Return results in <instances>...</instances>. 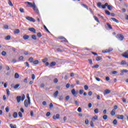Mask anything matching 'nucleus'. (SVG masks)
<instances>
[{
	"mask_svg": "<svg viewBox=\"0 0 128 128\" xmlns=\"http://www.w3.org/2000/svg\"><path fill=\"white\" fill-rule=\"evenodd\" d=\"M97 6L100 8H102L104 9L106 8L107 6L109 10H112V6L110 5H108V3H106L104 5L102 6V2H98L97 4Z\"/></svg>",
	"mask_w": 128,
	"mask_h": 128,
	"instance_id": "f257e3e1",
	"label": "nucleus"
},
{
	"mask_svg": "<svg viewBox=\"0 0 128 128\" xmlns=\"http://www.w3.org/2000/svg\"><path fill=\"white\" fill-rule=\"evenodd\" d=\"M116 38H118L119 40H123L124 37V36L122 34H118L116 36Z\"/></svg>",
	"mask_w": 128,
	"mask_h": 128,
	"instance_id": "f03ea898",
	"label": "nucleus"
},
{
	"mask_svg": "<svg viewBox=\"0 0 128 128\" xmlns=\"http://www.w3.org/2000/svg\"><path fill=\"white\" fill-rule=\"evenodd\" d=\"M117 64H120V66H128V62L124 60H122L120 62H118Z\"/></svg>",
	"mask_w": 128,
	"mask_h": 128,
	"instance_id": "7ed1b4c3",
	"label": "nucleus"
},
{
	"mask_svg": "<svg viewBox=\"0 0 128 128\" xmlns=\"http://www.w3.org/2000/svg\"><path fill=\"white\" fill-rule=\"evenodd\" d=\"M112 50H114V49L112 48H109L108 49H106V50H102V52H103V54H106L108 52H112Z\"/></svg>",
	"mask_w": 128,
	"mask_h": 128,
	"instance_id": "20e7f679",
	"label": "nucleus"
},
{
	"mask_svg": "<svg viewBox=\"0 0 128 128\" xmlns=\"http://www.w3.org/2000/svg\"><path fill=\"white\" fill-rule=\"evenodd\" d=\"M26 20H29V22H36V20L34 18L30 17V16H27L26 17Z\"/></svg>",
	"mask_w": 128,
	"mask_h": 128,
	"instance_id": "39448f33",
	"label": "nucleus"
},
{
	"mask_svg": "<svg viewBox=\"0 0 128 128\" xmlns=\"http://www.w3.org/2000/svg\"><path fill=\"white\" fill-rule=\"evenodd\" d=\"M26 4H28L29 6H30V8H33L34 6L36 5V4L34 3L32 4L30 2H25Z\"/></svg>",
	"mask_w": 128,
	"mask_h": 128,
	"instance_id": "423d86ee",
	"label": "nucleus"
},
{
	"mask_svg": "<svg viewBox=\"0 0 128 128\" xmlns=\"http://www.w3.org/2000/svg\"><path fill=\"white\" fill-rule=\"evenodd\" d=\"M24 104L26 108H28V104H30V101H28V100H26L24 102Z\"/></svg>",
	"mask_w": 128,
	"mask_h": 128,
	"instance_id": "0eeeda50",
	"label": "nucleus"
},
{
	"mask_svg": "<svg viewBox=\"0 0 128 128\" xmlns=\"http://www.w3.org/2000/svg\"><path fill=\"white\" fill-rule=\"evenodd\" d=\"M122 56L126 58H128V50L124 52Z\"/></svg>",
	"mask_w": 128,
	"mask_h": 128,
	"instance_id": "6e6552de",
	"label": "nucleus"
},
{
	"mask_svg": "<svg viewBox=\"0 0 128 128\" xmlns=\"http://www.w3.org/2000/svg\"><path fill=\"white\" fill-rule=\"evenodd\" d=\"M71 92H72V94H73V96H76V94H78V92H76V90L74 89H72L71 91Z\"/></svg>",
	"mask_w": 128,
	"mask_h": 128,
	"instance_id": "1a4fd4ad",
	"label": "nucleus"
},
{
	"mask_svg": "<svg viewBox=\"0 0 128 128\" xmlns=\"http://www.w3.org/2000/svg\"><path fill=\"white\" fill-rule=\"evenodd\" d=\"M98 120V116L96 115L94 116L92 118V120L93 122H94L95 120Z\"/></svg>",
	"mask_w": 128,
	"mask_h": 128,
	"instance_id": "9d476101",
	"label": "nucleus"
},
{
	"mask_svg": "<svg viewBox=\"0 0 128 128\" xmlns=\"http://www.w3.org/2000/svg\"><path fill=\"white\" fill-rule=\"evenodd\" d=\"M128 70H122L120 71V76H124V74L128 72Z\"/></svg>",
	"mask_w": 128,
	"mask_h": 128,
	"instance_id": "9b49d317",
	"label": "nucleus"
},
{
	"mask_svg": "<svg viewBox=\"0 0 128 128\" xmlns=\"http://www.w3.org/2000/svg\"><path fill=\"white\" fill-rule=\"evenodd\" d=\"M116 118H118V120H122L124 118V115H116Z\"/></svg>",
	"mask_w": 128,
	"mask_h": 128,
	"instance_id": "f8f14e48",
	"label": "nucleus"
},
{
	"mask_svg": "<svg viewBox=\"0 0 128 128\" xmlns=\"http://www.w3.org/2000/svg\"><path fill=\"white\" fill-rule=\"evenodd\" d=\"M21 100H22V96H16V100L18 104H20V102Z\"/></svg>",
	"mask_w": 128,
	"mask_h": 128,
	"instance_id": "ddd939ff",
	"label": "nucleus"
},
{
	"mask_svg": "<svg viewBox=\"0 0 128 128\" xmlns=\"http://www.w3.org/2000/svg\"><path fill=\"white\" fill-rule=\"evenodd\" d=\"M54 120H58L60 118V114H56V115H54L53 116Z\"/></svg>",
	"mask_w": 128,
	"mask_h": 128,
	"instance_id": "4468645a",
	"label": "nucleus"
},
{
	"mask_svg": "<svg viewBox=\"0 0 128 128\" xmlns=\"http://www.w3.org/2000/svg\"><path fill=\"white\" fill-rule=\"evenodd\" d=\"M32 8H33L34 10L36 12H37V14L38 13V9L36 4L34 5V6H33Z\"/></svg>",
	"mask_w": 128,
	"mask_h": 128,
	"instance_id": "2eb2a0df",
	"label": "nucleus"
},
{
	"mask_svg": "<svg viewBox=\"0 0 128 128\" xmlns=\"http://www.w3.org/2000/svg\"><path fill=\"white\" fill-rule=\"evenodd\" d=\"M28 30H30V32H34V34H36V29H34V28H29Z\"/></svg>",
	"mask_w": 128,
	"mask_h": 128,
	"instance_id": "dca6fc26",
	"label": "nucleus"
},
{
	"mask_svg": "<svg viewBox=\"0 0 128 128\" xmlns=\"http://www.w3.org/2000/svg\"><path fill=\"white\" fill-rule=\"evenodd\" d=\"M110 93V90H106L104 91V94H108Z\"/></svg>",
	"mask_w": 128,
	"mask_h": 128,
	"instance_id": "f3484780",
	"label": "nucleus"
},
{
	"mask_svg": "<svg viewBox=\"0 0 128 128\" xmlns=\"http://www.w3.org/2000/svg\"><path fill=\"white\" fill-rule=\"evenodd\" d=\"M58 91L56 90L54 94V96L55 98H58Z\"/></svg>",
	"mask_w": 128,
	"mask_h": 128,
	"instance_id": "a211bd4d",
	"label": "nucleus"
},
{
	"mask_svg": "<svg viewBox=\"0 0 128 128\" xmlns=\"http://www.w3.org/2000/svg\"><path fill=\"white\" fill-rule=\"evenodd\" d=\"M22 52L23 54H25V56H28V54H28V51H24V50H22Z\"/></svg>",
	"mask_w": 128,
	"mask_h": 128,
	"instance_id": "6ab92c4d",
	"label": "nucleus"
},
{
	"mask_svg": "<svg viewBox=\"0 0 128 128\" xmlns=\"http://www.w3.org/2000/svg\"><path fill=\"white\" fill-rule=\"evenodd\" d=\"M13 117L14 118H18V112H14L13 114Z\"/></svg>",
	"mask_w": 128,
	"mask_h": 128,
	"instance_id": "aec40b11",
	"label": "nucleus"
},
{
	"mask_svg": "<svg viewBox=\"0 0 128 128\" xmlns=\"http://www.w3.org/2000/svg\"><path fill=\"white\" fill-rule=\"evenodd\" d=\"M116 114V110L114 109H113L111 112V115L114 116Z\"/></svg>",
	"mask_w": 128,
	"mask_h": 128,
	"instance_id": "412c9836",
	"label": "nucleus"
},
{
	"mask_svg": "<svg viewBox=\"0 0 128 128\" xmlns=\"http://www.w3.org/2000/svg\"><path fill=\"white\" fill-rule=\"evenodd\" d=\"M23 38L24 40H28V38H30V36L28 35H24L23 36Z\"/></svg>",
	"mask_w": 128,
	"mask_h": 128,
	"instance_id": "4be33fe9",
	"label": "nucleus"
},
{
	"mask_svg": "<svg viewBox=\"0 0 128 128\" xmlns=\"http://www.w3.org/2000/svg\"><path fill=\"white\" fill-rule=\"evenodd\" d=\"M56 62H52L50 64V66H56Z\"/></svg>",
	"mask_w": 128,
	"mask_h": 128,
	"instance_id": "5701e85b",
	"label": "nucleus"
},
{
	"mask_svg": "<svg viewBox=\"0 0 128 128\" xmlns=\"http://www.w3.org/2000/svg\"><path fill=\"white\" fill-rule=\"evenodd\" d=\"M111 20H112L115 22L118 23V20H116V18H111Z\"/></svg>",
	"mask_w": 128,
	"mask_h": 128,
	"instance_id": "b1692460",
	"label": "nucleus"
},
{
	"mask_svg": "<svg viewBox=\"0 0 128 128\" xmlns=\"http://www.w3.org/2000/svg\"><path fill=\"white\" fill-rule=\"evenodd\" d=\"M10 126L11 128H16V124H10Z\"/></svg>",
	"mask_w": 128,
	"mask_h": 128,
	"instance_id": "393cba45",
	"label": "nucleus"
},
{
	"mask_svg": "<svg viewBox=\"0 0 128 128\" xmlns=\"http://www.w3.org/2000/svg\"><path fill=\"white\" fill-rule=\"evenodd\" d=\"M26 96H27V98H28V100L29 101V104H30V94H26Z\"/></svg>",
	"mask_w": 128,
	"mask_h": 128,
	"instance_id": "a878e982",
	"label": "nucleus"
},
{
	"mask_svg": "<svg viewBox=\"0 0 128 128\" xmlns=\"http://www.w3.org/2000/svg\"><path fill=\"white\" fill-rule=\"evenodd\" d=\"M14 78H20V75L16 73L14 74Z\"/></svg>",
	"mask_w": 128,
	"mask_h": 128,
	"instance_id": "bb28decb",
	"label": "nucleus"
},
{
	"mask_svg": "<svg viewBox=\"0 0 128 128\" xmlns=\"http://www.w3.org/2000/svg\"><path fill=\"white\" fill-rule=\"evenodd\" d=\"M102 56H97L96 58V60H97V62H100V60H102Z\"/></svg>",
	"mask_w": 128,
	"mask_h": 128,
	"instance_id": "cd10ccee",
	"label": "nucleus"
},
{
	"mask_svg": "<svg viewBox=\"0 0 128 128\" xmlns=\"http://www.w3.org/2000/svg\"><path fill=\"white\" fill-rule=\"evenodd\" d=\"M6 92L7 94V96H10V90L6 89Z\"/></svg>",
	"mask_w": 128,
	"mask_h": 128,
	"instance_id": "c85d7f7f",
	"label": "nucleus"
},
{
	"mask_svg": "<svg viewBox=\"0 0 128 128\" xmlns=\"http://www.w3.org/2000/svg\"><path fill=\"white\" fill-rule=\"evenodd\" d=\"M5 40H10V36H6L5 38Z\"/></svg>",
	"mask_w": 128,
	"mask_h": 128,
	"instance_id": "c756f323",
	"label": "nucleus"
},
{
	"mask_svg": "<svg viewBox=\"0 0 128 128\" xmlns=\"http://www.w3.org/2000/svg\"><path fill=\"white\" fill-rule=\"evenodd\" d=\"M28 61H29L30 62H34V58H32V57L29 58Z\"/></svg>",
	"mask_w": 128,
	"mask_h": 128,
	"instance_id": "7c9ffc66",
	"label": "nucleus"
},
{
	"mask_svg": "<svg viewBox=\"0 0 128 128\" xmlns=\"http://www.w3.org/2000/svg\"><path fill=\"white\" fill-rule=\"evenodd\" d=\"M94 18L95 20H96V22H98V24H100V20H98V18L96 16H94Z\"/></svg>",
	"mask_w": 128,
	"mask_h": 128,
	"instance_id": "2f4dec72",
	"label": "nucleus"
},
{
	"mask_svg": "<svg viewBox=\"0 0 128 128\" xmlns=\"http://www.w3.org/2000/svg\"><path fill=\"white\" fill-rule=\"evenodd\" d=\"M2 54L3 56H6V52H4V51H2Z\"/></svg>",
	"mask_w": 128,
	"mask_h": 128,
	"instance_id": "473e14b6",
	"label": "nucleus"
},
{
	"mask_svg": "<svg viewBox=\"0 0 128 128\" xmlns=\"http://www.w3.org/2000/svg\"><path fill=\"white\" fill-rule=\"evenodd\" d=\"M105 13L106 14H108V16L110 15V11H108V10H105Z\"/></svg>",
	"mask_w": 128,
	"mask_h": 128,
	"instance_id": "72a5a7b5",
	"label": "nucleus"
},
{
	"mask_svg": "<svg viewBox=\"0 0 128 128\" xmlns=\"http://www.w3.org/2000/svg\"><path fill=\"white\" fill-rule=\"evenodd\" d=\"M113 124H114V126H116V124H118V120H113Z\"/></svg>",
	"mask_w": 128,
	"mask_h": 128,
	"instance_id": "f704fd0d",
	"label": "nucleus"
},
{
	"mask_svg": "<svg viewBox=\"0 0 128 128\" xmlns=\"http://www.w3.org/2000/svg\"><path fill=\"white\" fill-rule=\"evenodd\" d=\"M39 62L38 60H36L34 61H33L34 64H38Z\"/></svg>",
	"mask_w": 128,
	"mask_h": 128,
	"instance_id": "c9c22d12",
	"label": "nucleus"
},
{
	"mask_svg": "<svg viewBox=\"0 0 128 128\" xmlns=\"http://www.w3.org/2000/svg\"><path fill=\"white\" fill-rule=\"evenodd\" d=\"M32 40H36V35H32Z\"/></svg>",
	"mask_w": 128,
	"mask_h": 128,
	"instance_id": "e433bc0d",
	"label": "nucleus"
},
{
	"mask_svg": "<svg viewBox=\"0 0 128 128\" xmlns=\"http://www.w3.org/2000/svg\"><path fill=\"white\" fill-rule=\"evenodd\" d=\"M107 26L108 28H110V30H112V26H110V24H107Z\"/></svg>",
	"mask_w": 128,
	"mask_h": 128,
	"instance_id": "4c0bfd02",
	"label": "nucleus"
},
{
	"mask_svg": "<svg viewBox=\"0 0 128 128\" xmlns=\"http://www.w3.org/2000/svg\"><path fill=\"white\" fill-rule=\"evenodd\" d=\"M20 86V84H17L14 86V88L16 89Z\"/></svg>",
	"mask_w": 128,
	"mask_h": 128,
	"instance_id": "58836bf2",
	"label": "nucleus"
},
{
	"mask_svg": "<svg viewBox=\"0 0 128 128\" xmlns=\"http://www.w3.org/2000/svg\"><path fill=\"white\" fill-rule=\"evenodd\" d=\"M20 30L18 29H16L14 30V34H20Z\"/></svg>",
	"mask_w": 128,
	"mask_h": 128,
	"instance_id": "ea45409f",
	"label": "nucleus"
},
{
	"mask_svg": "<svg viewBox=\"0 0 128 128\" xmlns=\"http://www.w3.org/2000/svg\"><path fill=\"white\" fill-rule=\"evenodd\" d=\"M84 89L85 90H88V85L84 86Z\"/></svg>",
	"mask_w": 128,
	"mask_h": 128,
	"instance_id": "a19ab883",
	"label": "nucleus"
},
{
	"mask_svg": "<svg viewBox=\"0 0 128 128\" xmlns=\"http://www.w3.org/2000/svg\"><path fill=\"white\" fill-rule=\"evenodd\" d=\"M94 121L92 120H91L90 122V126L92 127V128H94Z\"/></svg>",
	"mask_w": 128,
	"mask_h": 128,
	"instance_id": "79ce46f5",
	"label": "nucleus"
},
{
	"mask_svg": "<svg viewBox=\"0 0 128 128\" xmlns=\"http://www.w3.org/2000/svg\"><path fill=\"white\" fill-rule=\"evenodd\" d=\"M21 98L22 102H24V98H26V96H24V94H23Z\"/></svg>",
	"mask_w": 128,
	"mask_h": 128,
	"instance_id": "37998d69",
	"label": "nucleus"
},
{
	"mask_svg": "<svg viewBox=\"0 0 128 128\" xmlns=\"http://www.w3.org/2000/svg\"><path fill=\"white\" fill-rule=\"evenodd\" d=\"M18 116H19L20 118H22V112H18Z\"/></svg>",
	"mask_w": 128,
	"mask_h": 128,
	"instance_id": "c03bdc74",
	"label": "nucleus"
},
{
	"mask_svg": "<svg viewBox=\"0 0 128 128\" xmlns=\"http://www.w3.org/2000/svg\"><path fill=\"white\" fill-rule=\"evenodd\" d=\"M103 119L106 120H108V116L107 115H104L103 116Z\"/></svg>",
	"mask_w": 128,
	"mask_h": 128,
	"instance_id": "a18cd8bd",
	"label": "nucleus"
},
{
	"mask_svg": "<svg viewBox=\"0 0 128 128\" xmlns=\"http://www.w3.org/2000/svg\"><path fill=\"white\" fill-rule=\"evenodd\" d=\"M80 94H84V90H80L79 91Z\"/></svg>",
	"mask_w": 128,
	"mask_h": 128,
	"instance_id": "49530a36",
	"label": "nucleus"
},
{
	"mask_svg": "<svg viewBox=\"0 0 128 128\" xmlns=\"http://www.w3.org/2000/svg\"><path fill=\"white\" fill-rule=\"evenodd\" d=\"M24 64H26V66H27L28 68H30V64H28V62H25Z\"/></svg>",
	"mask_w": 128,
	"mask_h": 128,
	"instance_id": "de8ad7c7",
	"label": "nucleus"
},
{
	"mask_svg": "<svg viewBox=\"0 0 128 128\" xmlns=\"http://www.w3.org/2000/svg\"><path fill=\"white\" fill-rule=\"evenodd\" d=\"M94 112H95V114H98V108H96L94 110Z\"/></svg>",
	"mask_w": 128,
	"mask_h": 128,
	"instance_id": "09e8293b",
	"label": "nucleus"
},
{
	"mask_svg": "<svg viewBox=\"0 0 128 128\" xmlns=\"http://www.w3.org/2000/svg\"><path fill=\"white\" fill-rule=\"evenodd\" d=\"M6 112H10V108H8V107H6L5 108Z\"/></svg>",
	"mask_w": 128,
	"mask_h": 128,
	"instance_id": "8fccbe9b",
	"label": "nucleus"
},
{
	"mask_svg": "<svg viewBox=\"0 0 128 128\" xmlns=\"http://www.w3.org/2000/svg\"><path fill=\"white\" fill-rule=\"evenodd\" d=\"M20 12H24V10L23 8H20Z\"/></svg>",
	"mask_w": 128,
	"mask_h": 128,
	"instance_id": "3c124183",
	"label": "nucleus"
},
{
	"mask_svg": "<svg viewBox=\"0 0 128 128\" xmlns=\"http://www.w3.org/2000/svg\"><path fill=\"white\" fill-rule=\"evenodd\" d=\"M4 28L6 30H8V25H4Z\"/></svg>",
	"mask_w": 128,
	"mask_h": 128,
	"instance_id": "603ef678",
	"label": "nucleus"
},
{
	"mask_svg": "<svg viewBox=\"0 0 128 128\" xmlns=\"http://www.w3.org/2000/svg\"><path fill=\"white\" fill-rule=\"evenodd\" d=\"M37 36H38V38H42V34H40V32L38 33Z\"/></svg>",
	"mask_w": 128,
	"mask_h": 128,
	"instance_id": "864d4df0",
	"label": "nucleus"
},
{
	"mask_svg": "<svg viewBox=\"0 0 128 128\" xmlns=\"http://www.w3.org/2000/svg\"><path fill=\"white\" fill-rule=\"evenodd\" d=\"M44 28L45 30H46V31H47L48 32H50V31L48 30V29L46 26H44Z\"/></svg>",
	"mask_w": 128,
	"mask_h": 128,
	"instance_id": "5fc2aeb1",
	"label": "nucleus"
},
{
	"mask_svg": "<svg viewBox=\"0 0 128 128\" xmlns=\"http://www.w3.org/2000/svg\"><path fill=\"white\" fill-rule=\"evenodd\" d=\"M28 78H26L24 79V82H26H26H28Z\"/></svg>",
	"mask_w": 128,
	"mask_h": 128,
	"instance_id": "6e6d98bb",
	"label": "nucleus"
},
{
	"mask_svg": "<svg viewBox=\"0 0 128 128\" xmlns=\"http://www.w3.org/2000/svg\"><path fill=\"white\" fill-rule=\"evenodd\" d=\"M88 122H89L88 119H86L85 120V124H88Z\"/></svg>",
	"mask_w": 128,
	"mask_h": 128,
	"instance_id": "4d7b16f0",
	"label": "nucleus"
},
{
	"mask_svg": "<svg viewBox=\"0 0 128 128\" xmlns=\"http://www.w3.org/2000/svg\"><path fill=\"white\" fill-rule=\"evenodd\" d=\"M78 112H82V108H80V107L78 108Z\"/></svg>",
	"mask_w": 128,
	"mask_h": 128,
	"instance_id": "13d9d810",
	"label": "nucleus"
},
{
	"mask_svg": "<svg viewBox=\"0 0 128 128\" xmlns=\"http://www.w3.org/2000/svg\"><path fill=\"white\" fill-rule=\"evenodd\" d=\"M92 94V91H90L88 92V95L90 96H91Z\"/></svg>",
	"mask_w": 128,
	"mask_h": 128,
	"instance_id": "bf43d9fd",
	"label": "nucleus"
},
{
	"mask_svg": "<svg viewBox=\"0 0 128 128\" xmlns=\"http://www.w3.org/2000/svg\"><path fill=\"white\" fill-rule=\"evenodd\" d=\"M8 4L10 6H12L14 5L12 4V2L10 1L8 2Z\"/></svg>",
	"mask_w": 128,
	"mask_h": 128,
	"instance_id": "052dcab7",
	"label": "nucleus"
},
{
	"mask_svg": "<svg viewBox=\"0 0 128 128\" xmlns=\"http://www.w3.org/2000/svg\"><path fill=\"white\" fill-rule=\"evenodd\" d=\"M54 82L55 84H56L58 82V78H55L54 80Z\"/></svg>",
	"mask_w": 128,
	"mask_h": 128,
	"instance_id": "680f3d73",
	"label": "nucleus"
},
{
	"mask_svg": "<svg viewBox=\"0 0 128 128\" xmlns=\"http://www.w3.org/2000/svg\"><path fill=\"white\" fill-rule=\"evenodd\" d=\"M24 60V56H20L19 58V60Z\"/></svg>",
	"mask_w": 128,
	"mask_h": 128,
	"instance_id": "e2e57ef3",
	"label": "nucleus"
},
{
	"mask_svg": "<svg viewBox=\"0 0 128 128\" xmlns=\"http://www.w3.org/2000/svg\"><path fill=\"white\" fill-rule=\"evenodd\" d=\"M32 80H34V78H36V76H34V74H32Z\"/></svg>",
	"mask_w": 128,
	"mask_h": 128,
	"instance_id": "0e129e2a",
	"label": "nucleus"
},
{
	"mask_svg": "<svg viewBox=\"0 0 128 128\" xmlns=\"http://www.w3.org/2000/svg\"><path fill=\"white\" fill-rule=\"evenodd\" d=\"M12 64H16V60L15 59H14L12 61Z\"/></svg>",
	"mask_w": 128,
	"mask_h": 128,
	"instance_id": "69168bd1",
	"label": "nucleus"
},
{
	"mask_svg": "<svg viewBox=\"0 0 128 128\" xmlns=\"http://www.w3.org/2000/svg\"><path fill=\"white\" fill-rule=\"evenodd\" d=\"M50 116V112H48L46 114V116Z\"/></svg>",
	"mask_w": 128,
	"mask_h": 128,
	"instance_id": "338daca9",
	"label": "nucleus"
},
{
	"mask_svg": "<svg viewBox=\"0 0 128 128\" xmlns=\"http://www.w3.org/2000/svg\"><path fill=\"white\" fill-rule=\"evenodd\" d=\"M66 100H70V96H68L66 97Z\"/></svg>",
	"mask_w": 128,
	"mask_h": 128,
	"instance_id": "774afa93",
	"label": "nucleus"
}]
</instances>
